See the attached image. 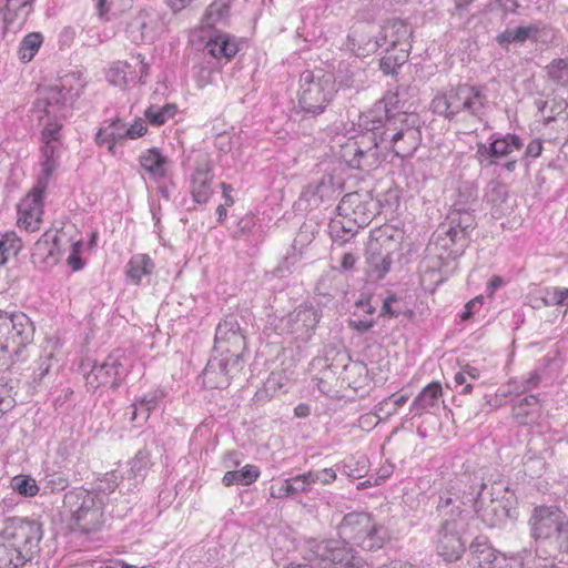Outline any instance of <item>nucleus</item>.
<instances>
[{
  "label": "nucleus",
  "mask_w": 568,
  "mask_h": 568,
  "mask_svg": "<svg viewBox=\"0 0 568 568\" xmlns=\"http://www.w3.org/2000/svg\"><path fill=\"white\" fill-rule=\"evenodd\" d=\"M83 83L74 74L62 77L57 83L42 88L33 103L32 112L39 121L48 118L41 132V173L39 183L47 187L51 175L59 165L61 146V120L65 118L69 106L81 94Z\"/></svg>",
  "instance_id": "nucleus-1"
},
{
  "label": "nucleus",
  "mask_w": 568,
  "mask_h": 568,
  "mask_svg": "<svg viewBox=\"0 0 568 568\" xmlns=\"http://www.w3.org/2000/svg\"><path fill=\"white\" fill-rule=\"evenodd\" d=\"M459 504L452 495H447L440 496L437 505L442 521L433 536V541L437 555L448 562L459 560L465 552V518Z\"/></svg>",
  "instance_id": "nucleus-2"
},
{
  "label": "nucleus",
  "mask_w": 568,
  "mask_h": 568,
  "mask_svg": "<svg viewBox=\"0 0 568 568\" xmlns=\"http://www.w3.org/2000/svg\"><path fill=\"white\" fill-rule=\"evenodd\" d=\"M373 125L378 142V151L392 150L396 156L413 155L422 141V133L417 126V116L409 113H398Z\"/></svg>",
  "instance_id": "nucleus-3"
},
{
  "label": "nucleus",
  "mask_w": 568,
  "mask_h": 568,
  "mask_svg": "<svg viewBox=\"0 0 568 568\" xmlns=\"http://www.w3.org/2000/svg\"><path fill=\"white\" fill-rule=\"evenodd\" d=\"M63 505L70 514L73 529L90 534L102 527L104 497L95 490L74 488L64 495Z\"/></svg>",
  "instance_id": "nucleus-4"
},
{
  "label": "nucleus",
  "mask_w": 568,
  "mask_h": 568,
  "mask_svg": "<svg viewBox=\"0 0 568 568\" xmlns=\"http://www.w3.org/2000/svg\"><path fill=\"white\" fill-rule=\"evenodd\" d=\"M336 80L332 72L306 70L300 77L298 108L305 114H321L335 95Z\"/></svg>",
  "instance_id": "nucleus-5"
},
{
  "label": "nucleus",
  "mask_w": 568,
  "mask_h": 568,
  "mask_svg": "<svg viewBox=\"0 0 568 568\" xmlns=\"http://www.w3.org/2000/svg\"><path fill=\"white\" fill-rule=\"evenodd\" d=\"M528 525L536 547L544 548L542 545L547 540L555 539L559 549L568 552V516L559 507H535Z\"/></svg>",
  "instance_id": "nucleus-6"
},
{
  "label": "nucleus",
  "mask_w": 568,
  "mask_h": 568,
  "mask_svg": "<svg viewBox=\"0 0 568 568\" xmlns=\"http://www.w3.org/2000/svg\"><path fill=\"white\" fill-rule=\"evenodd\" d=\"M305 558L322 568H369L368 562L353 547L335 539L306 541Z\"/></svg>",
  "instance_id": "nucleus-7"
},
{
  "label": "nucleus",
  "mask_w": 568,
  "mask_h": 568,
  "mask_svg": "<svg viewBox=\"0 0 568 568\" xmlns=\"http://www.w3.org/2000/svg\"><path fill=\"white\" fill-rule=\"evenodd\" d=\"M402 240L403 232L390 225H384L371 232L365 258L371 271L376 273L378 278L389 272L393 263L392 255L399 250Z\"/></svg>",
  "instance_id": "nucleus-8"
},
{
  "label": "nucleus",
  "mask_w": 568,
  "mask_h": 568,
  "mask_svg": "<svg viewBox=\"0 0 568 568\" xmlns=\"http://www.w3.org/2000/svg\"><path fill=\"white\" fill-rule=\"evenodd\" d=\"M337 154L349 168L357 170L375 169L383 160L373 125L358 135L347 138L339 144Z\"/></svg>",
  "instance_id": "nucleus-9"
},
{
  "label": "nucleus",
  "mask_w": 568,
  "mask_h": 568,
  "mask_svg": "<svg viewBox=\"0 0 568 568\" xmlns=\"http://www.w3.org/2000/svg\"><path fill=\"white\" fill-rule=\"evenodd\" d=\"M339 532L364 550H376L384 546L387 531L367 513H351L344 516Z\"/></svg>",
  "instance_id": "nucleus-10"
},
{
  "label": "nucleus",
  "mask_w": 568,
  "mask_h": 568,
  "mask_svg": "<svg viewBox=\"0 0 568 568\" xmlns=\"http://www.w3.org/2000/svg\"><path fill=\"white\" fill-rule=\"evenodd\" d=\"M133 358L125 351L115 349L100 364H94L85 375L87 388L95 392L100 387L116 388L129 374Z\"/></svg>",
  "instance_id": "nucleus-11"
},
{
  "label": "nucleus",
  "mask_w": 568,
  "mask_h": 568,
  "mask_svg": "<svg viewBox=\"0 0 568 568\" xmlns=\"http://www.w3.org/2000/svg\"><path fill=\"white\" fill-rule=\"evenodd\" d=\"M34 327L22 312L0 310V354L18 355L33 339Z\"/></svg>",
  "instance_id": "nucleus-12"
},
{
  "label": "nucleus",
  "mask_w": 568,
  "mask_h": 568,
  "mask_svg": "<svg viewBox=\"0 0 568 568\" xmlns=\"http://www.w3.org/2000/svg\"><path fill=\"white\" fill-rule=\"evenodd\" d=\"M43 537L42 525L24 517H8L2 521L0 538L13 544L32 559L37 556Z\"/></svg>",
  "instance_id": "nucleus-13"
},
{
  "label": "nucleus",
  "mask_w": 568,
  "mask_h": 568,
  "mask_svg": "<svg viewBox=\"0 0 568 568\" xmlns=\"http://www.w3.org/2000/svg\"><path fill=\"white\" fill-rule=\"evenodd\" d=\"M215 348L221 353L232 354L234 364H241V353L245 349V336L234 315H227L219 323L215 331Z\"/></svg>",
  "instance_id": "nucleus-14"
},
{
  "label": "nucleus",
  "mask_w": 568,
  "mask_h": 568,
  "mask_svg": "<svg viewBox=\"0 0 568 568\" xmlns=\"http://www.w3.org/2000/svg\"><path fill=\"white\" fill-rule=\"evenodd\" d=\"M470 554L480 568H523L521 554L507 556L489 546L485 539L477 537L469 546Z\"/></svg>",
  "instance_id": "nucleus-15"
},
{
  "label": "nucleus",
  "mask_w": 568,
  "mask_h": 568,
  "mask_svg": "<svg viewBox=\"0 0 568 568\" xmlns=\"http://www.w3.org/2000/svg\"><path fill=\"white\" fill-rule=\"evenodd\" d=\"M320 321L318 312L310 305H300L282 320V329L295 339L307 342Z\"/></svg>",
  "instance_id": "nucleus-16"
},
{
  "label": "nucleus",
  "mask_w": 568,
  "mask_h": 568,
  "mask_svg": "<svg viewBox=\"0 0 568 568\" xmlns=\"http://www.w3.org/2000/svg\"><path fill=\"white\" fill-rule=\"evenodd\" d=\"M43 187L39 182L38 186L32 190L18 204V224L26 231H38L43 215Z\"/></svg>",
  "instance_id": "nucleus-17"
},
{
  "label": "nucleus",
  "mask_w": 568,
  "mask_h": 568,
  "mask_svg": "<svg viewBox=\"0 0 568 568\" xmlns=\"http://www.w3.org/2000/svg\"><path fill=\"white\" fill-rule=\"evenodd\" d=\"M149 65L138 55L133 62L118 61L108 71V81L118 87H125L130 83L141 81L148 75Z\"/></svg>",
  "instance_id": "nucleus-18"
},
{
  "label": "nucleus",
  "mask_w": 568,
  "mask_h": 568,
  "mask_svg": "<svg viewBox=\"0 0 568 568\" xmlns=\"http://www.w3.org/2000/svg\"><path fill=\"white\" fill-rule=\"evenodd\" d=\"M523 148L521 140L515 134H506L495 139L489 146L479 143L476 156L480 164L487 162V165L496 164L497 159L506 158L515 151Z\"/></svg>",
  "instance_id": "nucleus-19"
},
{
  "label": "nucleus",
  "mask_w": 568,
  "mask_h": 568,
  "mask_svg": "<svg viewBox=\"0 0 568 568\" xmlns=\"http://www.w3.org/2000/svg\"><path fill=\"white\" fill-rule=\"evenodd\" d=\"M465 83L449 89L445 93L437 94L430 103L434 113L447 120H454L463 113Z\"/></svg>",
  "instance_id": "nucleus-20"
},
{
  "label": "nucleus",
  "mask_w": 568,
  "mask_h": 568,
  "mask_svg": "<svg viewBox=\"0 0 568 568\" xmlns=\"http://www.w3.org/2000/svg\"><path fill=\"white\" fill-rule=\"evenodd\" d=\"M475 511L478 518L488 527L499 526L508 514L501 499L484 493H479L475 499Z\"/></svg>",
  "instance_id": "nucleus-21"
},
{
  "label": "nucleus",
  "mask_w": 568,
  "mask_h": 568,
  "mask_svg": "<svg viewBox=\"0 0 568 568\" xmlns=\"http://www.w3.org/2000/svg\"><path fill=\"white\" fill-rule=\"evenodd\" d=\"M212 181V165L209 160L204 159L196 164L191 174L190 192L194 202L204 204L209 201L213 193Z\"/></svg>",
  "instance_id": "nucleus-22"
},
{
  "label": "nucleus",
  "mask_w": 568,
  "mask_h": 568,
  "mask_svg": "<svg viewBox=\"0 0 568 568\" xmlns=\"http://www.w3.org/2000/svg\"><path fill=\"white\" fill-rule=\"evenodd\" d=\"M240 364H234L232 354L227 357L213 358L209 361L203 371L204 381L212 388H225L230 385L231 373L239 369Z\"/></svg>",
  "instance_id": "nucleus-23"
},
{
  "label": "nucleus",
  "mask_w": 568,
  "mask_h": 568,
  "mask_svg": "<svg viewBox=\"0 0 568 568\" xmlns=\"http://www.w3.org/2000/svg\"><path fill=\"white\" fill-rule=\"evenodd\" d=\"M486 92V85L465 83L463 113L481 121L489 103Z\"/></svg>",
  "instance_id": "nucleus-24"
},
{
  "label": "nucleus",
  "mask_w": 568,
  "mask_h": 568,
  "mask_svg": "<svg viewBox=\"0 0 568 568\" xmlns=\"http://www.w3.org/2000/svg\"><path fill=\"white\" fill-rule=\"evenodd\" d=\"M58 232H45L34 244L32 257L44 266L55 265L59 261L60 244Z\"/></svg>",
  "instance_id": "nucleus-25"
},
{
  "label": "nucleus",
  "mask_w": 568,
  "mask_h": 568,
  "mask_svg": "<svg viewBox=\"0 0 568 568\" xmlns=\"http://www.w3.org/2000/svg\"><path fill=\"white\" fill-rule=\"evenodd\" d=\"M540 416L539 399L535 395L517 396L513 399V418L519 425L535 424Z\"/></svg>",
  "instance_id": "nucleus-26"
},
{
  "label": "nucleus",
  "mask_w": 568,
  "mask_h": 568,
  "mask_svg": "<svg viewBox=\"0 0 568 568\" xmlns=\"http://www.w3.org/2000/svg\"><path fill=\"white\" fill-rule=\"evenodd\" d=\"M158 19L146 11H141L128 26V32L133 42H150L155 38Z\"/></svg>",
  "instance_id": "nucleus-27"
},
{
  "label": "nucleus",
  "mask_w": 568,
  "mask_h": 568,
  "mask_svg": "<svg viewBox=\"0 0 568 568\" xmlns=\"http://www.w3.org/2000/svg\"><path fill=\"white\" fill-rule=\"evenodd\" d=\"M36 0H0L4 26L23 24L33 11Z\"/></svg>",
  "instance_id": "nucleus-28"
},
{
  "label": "nucleus",
  "mask_w": 568,
  "mask_h": 568,
  "mask_svg": "<svg viewBox=\"0 0 568 568\" xmlns=\"http://www.w3.org/2000/svg\"><path fill=\"white\" fill-rule=\"evenodd\" d=\"M141 166L148 172L151 179L159 181L168 175L169 159L156 148L150 149L140 156Z\"/></svg>",
  "instance_id": "nucleus-29"
},
{
  "label": "nucleus",
  "mask_w": 568,
  "mask_h": 568,
  "mask_svg": "<svg viewBox=\"0 0 568 568\" xmlns=\"http://www.w3.org/2000/svg\"><path fill=\"white\" fill-rule=\"evenodd\" d=\"M398 104V93L387 92L383 97V99H381L367 114V118H369L372 125H379V120L384 122L388 120L390 116L397 115L399 113L397 111Z\"/></svg>",
  "instance_id": "nucleus-30"
},
{
  "label": "nucleus",
  "mask_w": 568,
  "mask_h": 568,
  "mask_svg": "<svg viewBox=\"0 0 568 568\" xmlns=\"http://www.w3.org/2000/svg\"><path fill=\"white\" fill-rule=\"evenodd\" d=\"M230 1L214 0L205 10L201 20L202 29H215L225 26L230 18Z\"/></svg>",
  "instance_id": "nucleus-31"
},
{
  "label": "nucleus",
  "mask_w": 568,
  "mask_h": 568,
  "mask_svg": "<svg viewBox=\"0 0 568 568\" xmlns=\"http://www.w3.org/2000/svg\"><path fill=\"white\" fill-rule=\"evenodd\" d=\"M206 51L215 59L230 61L237 53V44L226 33H217L206 42Z\"/></svg>",
  "instance_id": "nucleus-32"
},
{
  "label": "nucleus",
  "mask_w": 568,
  "mask_h": 568,
  "mask_svg": "<svg viewBox=\"0 0 568 568\" xmlns=\"http://www.w3.org/2000/svg\"><path fill=\"white\" fill-rule=\"evenodd\" d=\"M442 395V385L438 382H433L425 386L415 397L410 405V409L416 412V414L422 415L423 413L436 406Z\"/></svg>",
  "instance_id": "nucleus-33"
},
{
  "label": "nucleus",
  "mask_w": 568,
  "mask_h": 568,
  "mask_svg": "<svg viewBox=\"0 0 568 568\" xmlns=\"http://www.w3.org/2000/svg\"><path fill=\"white\" fill-rule=\"evenodd\" d=\"M31 560L13 544L0 538V568H23Z\"/></svg>",
  "instance_id": "nucleus-34"
},
{
  "label": "nucleus",
  "mask_w": 568,
  "mask_h": 568,
  "mask_svg": "<svg viewBox=\"0 0 568 568\" xmlns=\"http://www.w3.org/2000/svg\"><path fill=\"white\" fill-rule=\"evenodd\" d=\"M520 27L524 43L526 41L548 43L552 42L556 37L555 29L541 20H537L528 24H520Z\"/></svg>",
  "instance_id": "nucleus-35"
},
{
  "label": "nucleus",
  "mask_w": 568,
  "mask_h": 568,
  "mask_svg": "<svg viewBox=\"0 0 568 568\" xmlns=\"http://www.w3.org/2000/svg\"><path fill=\"white\" fill-rule=\"evenodd\" d=\"M383 31H384V34H383L382 40L388 41L392 49H395L397 45H403V44H406L407 47H409V44L407 43V40L412 36V30L406 22H404L402 20L389 21L384 27Z\"/></svg>",
  "instance_id": "nucleus-36"
},
{
  "label": "nucleus",
  "mask_w": 568,
  "mask_h": 568,
  "mask_svg": "<svg viewBox=\"0 0 568 568\" xmlns=\"http://www.w3.org/2000/svg\"><path fill=\"white\" fill-rule=\"evenodd\" d=\"M154 263L146 254L133 255L126 265V275L135 284H139L144 275L152 272Z\"/></svg>",
  "instance_id": "nucleus-37"
},
{
  "label": "nucleus",
  "mask_w": 568,
  "mask_h": 568,
  "mask_svg": "<svg viewBox=\"0 0 568 568\" xmlns=\"http://www.w3.org/2000/svg\"><path fill=\"white\" fill-rule=\"evenodd\" d=\"M395 49L388 51L386 55L381 59L379 68L385 74H394L408 59V49L402 48L399 52H394Z\"/></svg>",
  "instance_id": "nucleus-38"
},
{
  "label": "nucleus",
  "mask_w": 568,
  "mask_h": 568,
  "mask_svg": "<svg viewBox=\"0 0 568 568\" xmlns=\"http://www.w3.org/2000/svg\"><path fill=\"white\" fill-rule=\"evenodd\" d=\"M22 248V242L14 232H7L0 239V266Z\"/></svg>",
  "instance_id": "nucleus-39"
},
{
  "label": "nucleus",
  "mask_w": 568,
  "mask_h": 568,
  "mask_svg": "<svg viewBox=\"0 0 568 568\" xmlns=\"http://www.w3.org/2000/svg\"><path fill=\"white\" fill-rule=\"evenodd\" d=\"M176 112L175 104L166 103L163 106L150 105L144 115L146 120L156 126L163 125L169 119H172Z\"/></svg>",
  "instance_id": "nucleus-40"
},
{
  "label": "nucleus",
  "mask_w": 568,
  "mask_h": 568,
  "mask_svg": "<svg viewBox=\"0 0 568 568\" xmlns=\"http://www.w3.org/2000/svg\"><path fill=\"white\" fill-rule=\"evenodd\" d=\"M348 41L353 44L354 50L357 45V54H369L381 47L378 39H374L371 36L358 31H354L352 36H348Z\"/></svg>",
  "instance_id": "nucleus-41"
},
{
  "label": "nucleus",
  "mask_w": 568,
  "mask_h": 568,
  "mask_svg": "<svg viewBox=\"0 0 568 568\" xmlns=\"http://www.w3.org/2000/svg\"><path fill=\"white\" fill-rule=\"evenodd\" d=\"M43 41V37L39 32H32L27 34L20 43L19 55L23 62H29L33 59L34 54L38 52L41 43Z\"/></svg>",
  "instance_id": "nucleus-42"
},
{
  "label": "nucleus",
  "mask_w": 568,
  "mask_h": 568,
  "mask_svg": "<svg viewBox=\"0 0 568 568\" xmlns=\"http://www.w3.org/2000/svg\"><path fill=\"white\" fill-rule=\"evenodd\" d=\"M447 221L456 225V227L463 231L467 236L476 226L475 216L466 210H452L447 215Z\"/></svg>",
  "instance_id": "nucleus-43"
},
{
  "label": "nucleus",
  "mask_w": 568,
  "mask_h": 568,
  "mask_svg": "<svg viewBox=\"0 0 568 568\" xmlns=\"http://www.w3.org/2000/svg\"><path fill=\"white\" fill-rule=\"evenodd\" d=\"M149 464L150 454L144 450H139L136 455L129 462V479H142L145 476Z\"/></svg>",
  "instance_id": "nucleus-44"
},
{
  "label": "nucleus",
  "mask_w": 568,
  "mask_h": 568,
  "mask_svg": "<svg viewBox=\"0 0 568 568\" xmlns=\"http://www.w3.org/2000/svg\"><path fill=\"white\" fill-rule=\"evenodd\" d=\"M548 78L559 84H568V59H555L546 67Z\"/></svg>",
  "instance_id": "nucleus-45"
},
{
  "label": "nucleus",
  "mask_w": 568,
  "mask_h": 568,
  "mask_svg": "<svg viewBox=\"0 0 568 568\" xmlns=\"http://www.w3.org/2000/svg\"><path fill=\"white\" fill-rule=\"evenodd\" d=\"M11 487L14 491L26 497H33L39 493L37 481L29 476H16L11 480Z\"/></svg>",
  "instance_id": "nucleus-46"
},
{
  "label": "nucleus",
  "mask_w": 568,
  "mask_h": 568,
  "mask_svg": "<svg viewBox=\"0 0 568 568\" xmlns=\"http://www.w3.org/2000/svg\"><path fill=\"white\" fill-rule=\"evenodd\" d=\"M163 397L162 392H151L142 397H139L140 405L138 408L141 409V419L148 420L151 413L156 408L160 400Z\"/></svg>",
  "instance_id": "nucleus-47"
},
{
  "label": "nucleus",
  "mask_w": 568,
  "mask_h": 568,
  "mask_svg": "<svg viewBox=\"0 0 568 568\" xmlns=\"http://www.w3.org/2000/svg\"><path fill=\"white\" fill-rule=\"evenodd\" d=\"M122 478L123 477L116 470L106 473L103 478L98 480L97 488L94 490L102 497L103 495L111 494L119 486V483Z\"/></svg>",
  "instance_id": "nucleus-48"
},
{
  "label": "nucleus",
  "mask_w": 568,
  "mask_h": 568,
  "mask_svg": "<svg viewBox=\"0 0 568 568\" xmlns=\"http://www.w3.org/2000/svg\"><path fill=\"white\" fill-rule=\"evenodd\" d=\"M497 43L507 49L511 43L524 44L521 27L507 28L496 37Z\"/></svg>",
  "instance_id": "nucleus-49"
},
{
  "label": "nucleus",
  "mask_w": 568,
  "mask_h": 568,
  "mask_svg": "<svg viewBox=\"0 0 568 568\" xmlns=\"http://www.w3.org/2000/svg\"><path fill=\"white\" fill-rule=\"evenodd\" d=\"M408 400L407 395H400L396 396L395 394L390 395L389 397L382 400L377 406L376 409L378 413H384L385 416H389L394 413H396L397 408L406 404Z\"/></svg>",
  "instance_id": "nucleus-50"
},
{
  "label": "nucleus",
  "mask_w": 568,
  "mask_h": 568,
  "mask_svg": "<svg viewBox=\"0 0 568 568\" xmlns=\"http://www.w3.org/2000/svg\"><path fill=\"white\" fill-rule=\"evenodd\" d=\"M535 555L536 558L531 568H568V564L561 560H549L544 548L536 547Z\"/></svg>",
  "instance_id": "nucleus-51"
},
{
  "label": "nucleus",
  "mask_w": 568,
  "mask_h": 568,
  "mask_svg": "<svg viewBox=\"0 0 568 568\" xmlns=\"http://www.w3.org/2000/svg\"><path fill=\"white\" fill-rule=\"evenodd\" d=\"M568 300V288L551 287L546 290V296L542 298L547 306L564 305Z\"/></svg>",
  "instance_id": "nucleus-52"
},
{
  "label": "nucleus",
  "mask_w": 568,
  "mask_h": 568,
  "mask_svg": "<svg viewBox=\"0 0 568 568\" xmlns=\"http://www.w3.org/2000/svg\"><path fill=\"white\" fill-rule=\"evenodd\" d=\"M16 405L11 388L6 383H0V418L10 412Z\"/></svg>",
  "instance_id": "nucleus-53"
},
{
  "label": "nucleus",
  "mask_w": 568,
  "mask_h": 568,
  "mask_svg": "<svg viewBox=\"0 0 568 568\" xmlns=\"http://www.w3.org/2000/svg\"><path fill=\"white\" fill-rule=\"evenodd\" d=\"M445 227V235L452 244H460L462 247L467 245L468 236L458 227H456V225L447 221V224L443 225V229Z\"/></svg>",
  "instance_id": "nucleus-54"
},
{
  "label": "nucleus",
  "mask_w": 568,
  "mask_h": 568,
  "mask_svg": "<svg viewBox=\"0 0 568 568\" xmlns=\"http://www.w3.org/2000/svg\"><path fill=\"white\" fill-rule=\"evenodd\" d=\"M295 495L307 493L313 486V476L310 471L291 477Z\"/></svg>",
  "instance_id": "nucleus-55"
},
{
  "label": "nucleus",
  "mask_w": 568,
  "mask_h": 568,
  "mask_svg": "<svg viewBox=\"0 0 568 568\" xmlns=\"http://www.w3.org/2000/svg\"><path fill=\"white\" fill-rule=\"evenodd\" d=\"M257 222L254 215L246 214L237 222L236 234L240 236H250L255 233Z\"/></svg>",
  "instance_id": "nucleus-56"
},
{
  "label": "nucleus",
  "mask_w": 568,
  "mask_h": 568,
  "mask_svg": "<svg viewBox=\"0 0 568 568\" xmlns=\"http://www.w3.org/2000/svg\"><path fill=\"white\" fill-rule=\"evenodd\" d=\"M240 485L248 486L260 477V469L254 465H245L242 469L236 470Z\"/></svg>",
  "instance_id": "nucleus-57"
},
{
  "label": "nucleus",
  "mask_w": 568,
  "mask_h": 568,
  "mask_svg": "<svg viewBox=\"0 0 568 568\" xmlns=\"http://www.w3.org/2000/svg\"><path fill=\"white\" fill-rule=\"evenodd\" d=\"M294 489L295 488H293L292 479L287 478L281 481L278 485H273L271 487L270 495L273 498L282 499L290 496H294Z\"/></svg>",
  "instance_id": "nucleus-58"
},
{
  "label": "nucleus",
  "mask_w": 568,
  "mask_h": 568,
  "mask_svg": "<svg viewBox=\"0 0 568 568\" xmlns=\"http://www.w3.org/2000/svg\"><path fill=\"white\" fill-rule=\"evenodd\" d=\"M105 128L108 130V136H111L112 141L123 140L126 138V125L119 118L112 120L108 125H105Z\"/></svg>",
  "instance_id": "nucleus-59"
},
{
  "label": "nucleus",
  "mask_w": 568,
  "mask_h": 568,
  "mask_svg": "<svg viewBox=\"0 0 568 568\" xmlns=\"http://www.w3.org/2000/svg\"><path fill=\"white\" fill-rule=\"evenodd\" d=\"M310 474L313 476V485L317 483L322 485H328L336 479V473L333 468L310 470Z\"/></svg>",
  "instance_id": "nucleus-60"
},
{
  "label": "nucleus",
  "mask_w": 568,
  "mask_h": 568,
  "mask_svg": "<svg viewBox=\"0 0 568 568\" xmlns=\"http://www.w3.org/2000/svg\"><path fill=\"white\" fill-rule=\"evenodd\" d=\"M69 480L62 474L54 473L47 476V488L51 491H60L68 487Z\"/></svg>",
  "instance_id": "nucleus-61"
},
{
  "label": "nucleus",
  "mask_w": 568,
  "mask_h": 568,
  "mask_svg": "<svg viewBox=\"0 0 568 568\" xmlns=\"http://www.w3.org/2000/svg\"><path fill=\"white\" fill-rule=\"evenodd\" d=\"M81 242H75L72 244V253L71 255L68 257V265L73 270V271H80L82 267H83V262L79 255V252H80V247H81Z\"/></svg>",
  "instance_id": "nucleus-62"
},
{
  "label": "nucleus",
  "mask_w": 568,
  "mask_h": 568,
  "mask_svg": "<svg viewBox=\"0 0 568 568\" xmlns=\"http://www.w3.org/2000/svg\"><path fill=\"white\" fill-rule=\"evenodd\" d=\"M483 301H484V297L483 296H477L475 298H473L471 301H469L466 305H465V310L464 312L462 313L460 315V318L463 321H467L468 318L471 317L473 313L481 307L483 305Z\"/></svg>",
  "instance_id": "nucleus-63"
},
{
  "label": "nucleus",
  "mask_w": 568,
  "mask_h": 568,
  "mask_svg": "<svg viewBox=\"0 0 568 568\" xmlns=\"http://www.w3.org/2000/svg\"><path fill=\"white\" fill-rule=\"evenodd\" d=\"M140 405V400L136 398L129 407L126 414L129 415V419L136 425H143L146 420L141 419V409L138 408Z\"/></svg>",
  "instance_id": "nucleus-64"
}]
</instances>
